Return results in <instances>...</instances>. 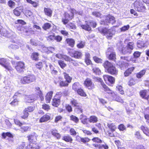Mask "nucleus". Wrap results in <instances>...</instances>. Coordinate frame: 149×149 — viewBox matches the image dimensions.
<instances>
[{
  "instance_id": "37998d69",
  "label": "nucleus",
  "mask_w": 149,
  "mask_h": 149,
  "mask_svg": "<svg viewBox=\"0 0 149 149\" xmlns=\"http://www.w3.org/2000/svg\"><path fill=\"white\" fill-rule=\"evenodd\" d=\"M92 70L93 72L96 74L99 75L101 73V70L97 67L93 68Z\"/></svg>"
},
{
  "instance_id": "a19ab883",
  "label": "nucleus",
  "mask_w": 149,
  "mask_h": 149,
  "mask_svg": "<svg viewBox=\"0 0 149 149\" xmlns=\"http://www.w3.org/2000/svg\"><path fill=\"white\" fill-rule=\"evenodd\" d=\"M63 139L66 142H70V143H72V139L71 137L69 136H64Z\"/></svg>"
},
{
  "instance_id": "393cba45",
  "label": "nucleus",
  "mask_w": 149,
  "mask_h": 149,
  "mask_svg": "<svg viewBox=\"0 0 149 149\" xmlns=\"http://www.w3.org/2000/svg\"><path fill=\"white\" fill-rule=\"evenodd\" d=\"M72 88L73 90L77 91L80 88H81V87L79 83L75 82L73 84Z\"/></svg>"
},
{
  "instance_id": "39448f33",
  "label": "nucleus",
  "mask_w": 149,
  "mask_h": 149,
  "mask_svg": "<svg viewBox=\"0 0 149 149\" xmlns=\"http://www.w3.org/2000/svg\"><path fill=\"white\" fill-rule=\"evenodd\" d=\"M25 68V64L24 62L19 61L17 63L15 68L17 72H19L24 71V70Z\"/></svg>"
},
{
  "instance_id": "864d4df0",
  "label": "nucleus",
  "mask_w": 149,
  "mask_h": 149,
  "mask_svg": "<svg viewBox=\"0 0 149 149\" xmlns=\"http://www.w3.org/2000/svg\"><path fill=\"white\" fill-rule=\"evenodd\" d=\"M70 119L76 123H77L79 121V119L78 118L73 115L70 116Z\"/></svg>"
},
{
  "instance_id": "473e14b6",
  "label": "nucleus",
  "mask_w": 149,
  "mask_h": 149,
  "mask_svg": "<svg viewBox=\"0 0 149 149\" xmlns=\"http://www.w3.org/2000/svg\"><path fill=\"white\" fill-rule=\"evenodd\" d=\"M96 79L97 81L101 83V84L103 88H104V90L105 89L106 90L107 89H108V87L104 84L102 80L101 79L97 77H96Z\"/></svg>"
},
{
  "instance_id": "6ab92c4d",
  "label": "nucleus",
  "mask_w": 149,
  "mask_h": 149,
  "mask_svg": "<svg viewBox=\"0 0 149 149\" xmlns=\"http://www.w3.org/2000/svg\"><path fill=\"white\" fill-rule=\"evenodd\" d=\"M113 65L108 61H105L103 64V66L107 71Z\"/></svg>"
},
{
  "instance_id": "58836bf2",
  "label": "nucleus",
  "mask_w": 149,
  "mask_h": 149,
  "mask_svg": "<svg viewBox=\"0 0 149 149\" xmlns=\"http://www.w3.org/2000/svg\"><path fill=\"white\" fill-rule=\"evenodd\" d=\"M63 74L67 82L68 83L70 82L72 80V78L69 75L65 72H63Z\"/></svg>"
},
{
  "instance_id": "79ce46f5",
  "label": "nucleus",
  "mask_w": 149,
  "mask_h": 149,
  "mask_svg": "<svg viewBox=\"0 0 149 149\" xmlns=\"http://www.w3.org/2000/svg\"><path fill=\"white\" fill-rule=\"evenodd\" d=\"M24 94V91L22 90H20L18 91L13 96L14 98H15V96H21Z\"/></svg>"
},
{
  "instance_id": "774afa93",
  "label": "nucleus",
  "mask_w": 149,
  "mask_h": 149,
  "mask_svg": "<svg viewBox=\"0 0 149 149\" xmlns=\"http://www.w3.org/2000/svg\"><path fill=\"white\" fill-rule=\"evenodd\" d=\"M84 45V43L83 42H81L77 45V46L78 48H83Z\"/></svg>"
},
{
  "instance_id": "13d9d810",
  "label": "nucleus",
  "mask_w": 149,
  "mask_h": 149,
  "mask_svg": "<svg viewBox=\"0 0 149 149\" xmlns=\"http://www.w3.org/2000/svg\"><path fill=\"white\" fill-rule=\"evenodd\" d=\"M51 27V24L49 23H45L43 26L42 28L45 30H46L49 29Z\"/></svg>"
},
{
  "instance_id": "0e129e2a",
  "label": "nucleus",
  "mask_w": 149,
  "mask_h": 149,
  "mask_svg": "<svg viewBox=\"0 0 149 149\" xmlns=\"http://www.w3.org/2000/svg\"><path fill=\"white\" fill-rule=\"evenodd\" d=\"M114 100L116 101L121 102V103H123V100L119 96L117 95L114 99Z\"/></svg>"
},
{
  "instance_id": "a18cd8bd",
  "label": "nucleus",
  "mask_w": 149,
  "mask_h": 149,
  "mask_svg": "<svg viewBox=\"0 0 149 149\" xmlns=\"http://www.w3.org/2000/svg\"><path fill=\"white\" fill-rule=\"evenodd\" d=\"M42 108L45 110L47 111L50 109V106L48 104H44L42 105Z\"/></svg>"
},
{
  "instance_id": "bf43d9fd",
  "label": "nucleus",
  "mask_w": 149,
  "mask_h": 149,
  "mask_svg": "<svg viewBox=\"0 0 149 149\" xmlns=\"http://www.w3.org/2000/svg\"><path fill=\"white\" fill-rule=\"evenodd\" d=\"M12 33H13L10 31H6V33L4 34V36L7 37L8 38H10L11 37Z\"/></svg>"
},
{
  "instance_id": "c756f323",
  "label": "nucleus",
  "mask_w": 149,
  "mask_h": 149,
  "mask_svg": "<svg viewBox=\"0 0 149 149\" xmlns=\"http://www.w3.org/2000/svg\"><path fill=\"white\" fill-rule=\"evenodd\" d=\"M122 53L123 54H130L132 51L127 46L123 47L121 50Z\"/></svg>"
},
{
  "instance_id": "e2e57ef3",
  "label": "nucleus",
  "mask_w": 149,
  "mask_h": 149,
  "mask_svg": "<svg viewBox=\"0 0 149 149\" xmlns=\"http://www.w3.org/2000/svg\"><path fill=\"white\" fill-rule=\"evenodd\" d=\"M66 26L68 28H69L70 29H76L75 26L71 23L68 24Z\"/></svg>"
},
{
  "instance_id": "8fccbe9b",
  "label": "nucleus",
  "mask_w": 149,
  "mask_h": 149,
  "mask_svg": "<svg viewBox=\"0 0 149 149\" xmlns=\"http://www.w3.org/2000/svg\"><path fill=\"white\" fill-rule=\"evenodd\" d=\"M134 44V43L133 42H129L128 43L127 46L128 48V49H129L132 51L133 49Z\"/></svg>"
},
{
  "instance_id": "f257e3e1",
  "label": "nucleus",
  "mask_w": 149,
  "mask_h": 149,
  "mask_svg": "<svg viewBox=\"0 0 149 149\" xmlns=\"http://www.w3.org/2000/svg\"><path fill=\"white\" fill-rule=\"evenodd\" d=\"M132 6H133L134 9L139 12H143L146 9L143 3L141 0H136L132 4Z\"/></svg>"
},
{
  "instance_id": "f8f14e48",
  "label": "nucleus",
  "mask_w": 149,
  "mask_h": 149,
  "mask_svg": "<svg viewBox=\"0 0 149 149\" xmlns=\"http://www.w3.org/2000/svg\"><path fill=\"white\" fill-rule=\"evenodd\" d=\"M35 92L37 95L39 96L40 98L41 101H43L44 97L42 95V93L41 91L40 88L38 87H36L35 88Z\"/></svg>"
},
{
  "instance_id": "e433bc0d",
  "label": "nucleus",
  "mask_w": 149,
  "mask_h": 149,
  "mask_svg": "<svg viewBox=\"0 0 149 149\" xmlns=\"http://www.w3.org/2000/svg\"><path fill=\"white\" fill-rule=\"evenodd\" d=\"M39 54L37 52H33L32 53L31 58L33 60L37 61L38 58Z\"/></svg>"
},
{
  "instance_id": "5fc2aeb1",
  "label": "nucleus",
  "mask_w": 149,
  "mask_h": 149,
  "mask_svg": "<svg viewBox=\"0 0 149 149\" xmlns=\"http://www.w3.org/2000/svg\"><path fill=\"white\" fill-rule=\"evenodd\" d=\"M127 95L129 96H132L133 94V91L132 89H128L126 91Z\"/></svg>"
},
{
  "instance_id": "ddd939ff",
  "label": "nucleus",
  "mask_w": 149,
  "mask_h": 149,
  "mask_svg": "<svg viewBox=\"0 0 149 149\" xmlns=\"http://www.w3.org/2000/svg\"><path fill=\"white\" fill-rule=\"evenodd\" d=\"M107 72L111 74H117L118 73V71L116 70L115 67L113 65L108 70Z\"/></svg>"
},
{
  "instance_id": "cd10ccee",
  "label": "nucleus",
  "mask_w": 149,
  "mask_h": 149,
  "mask_svg": "<svg viewBox=\"0 0 149 149\" xmlns=\"http://www.w3.org/2000/svg\"><path fill=\"white\" fill-rule=\"evenodd\" d=\"M53 92L51 91L47 93L45 99L46 100V102L49 103L50 101L52 98Z\"/></svg>"
},
{
  "instance_id": "aec40b11",
  "label": "nucleus",
  "mask_w": 149,
  "mask_h": 149,
  "mask_svg": "<svg viewBox=\"0 0 149 149\" xmlns=\"http://www.w3.org/2000/svg\"><path fill=\"white\" fill-rule=\"evenodd\" d=\"M26 102L28 103H31L33 102L36 98L34 97V95H27L25 98Z\"/></svg>"
},
{
  "instance_id": "f704fd0d",
  "label": "nucleus",
  "mask_w": 149,
  "mask_h": 149,
  "mask_svg": "<svg viewBox=\"0 0 149 149\" xmlns=\"http://www.w3.org/2000/svg\"><path fill=\"white\" fill-rule=\"evenodd\" d=\"M134 69V67L128 69L124 73L125 76V77H127L131 73Z\"/></svg>"
},
{
  "instance_id": "f03ea898",
  "label": "nucleus",
  "mask_w": 149,
  "mask_h": 149,
  "mask_svg": "<svg viewBox=\"0 0 149 149\" xmlns=\"http://www.w3.org/2000/svg\"><path fill=\"white\" fill-rule=\"evenodd\" d=\"M76 13V10L72 9L71 10L70 13H65L64 14V17L62 19V22L64 24H67L69 20L72 19L73 18L74 13Z\"/></svg>"
},
{
  "instance_id": "052dcab7",
  "label": "nucleus",
  "mask_w": 149,
  "mask_h": 149,
  "mask_svg": "<svg viewBox=\"0 0 149 149\" xmlns=\"http://www.w3.org/2000/svg\"><path fill=\"white\" fill-rule=\"evenodd\" d=\"M18 102L19 101L17 99H15L10 103V104L13 106H16L18 104Z\"/></svg>"
},
{
  "instance_id": "603ef678",
  "label": "nucleus",
  "mask_w": 149,
  "mask_h": 149,
  "mask_svg": "<svg viewBox=\"0 0 149 149\" xmlns=\"http://www.w3.org/2000/svg\"><path fill=\"white\" fill-rule=\"evenodd\" d=\"M130 28V26L128 25L123 26L120 29L122 32H124L128 30Z\"/></svg>"
},
{
  "instance_id": "a211bd4d",
  "label": "nucleus",
  "mask_w": 149,
  "mask_h": 149,
  "mask_svg": "<svg viewBox=\"0 0 149 149\" xmlns=\"http://www.w3.org/2000/svg\"><path fill=\"white\" fill-rule=\"evenodd\" d=\"M71 102L72 105L74 106L77 107L78 109H79L80 111L81 112H82V109H81V107L79 106V104L76 100L73 99L71 100Z\"/></svg>"
},
{
  "instance_id": "4c0bfd02",
  "label": "nucleus",
  "mask_w": 149,
  "mask_h": 149,
  "mask_svg": "<svg viewBox=\"0 0 149 149\" xmlns=\"http://www.w3.org/2000/svg\"><path fill=\"white\" fill-rule=\"evenodd\" d=\"M27 2L31 4L34 8H36L38 6V4L37 2L31 0H26Z\"/></svg>"
},
{
  "instance_id": "9d476101",
  "label": "nucleus",
  "mask_w": 149,
  "mask_h": 149,
  "mask_svg": "<svg viewBox=\"0 0 149 149\" xmlns=\"http://www.w3.org/2000/svg\"><path fill=\"white\" fill-rule=\"evenodd\" d=\"M102 31L103 33L106 34L107 38L108 39H111L113 35L111 30H108L107 29L104 28L102 29Z\"/></svg>"
},
{
  "instance_id": "9b49d317",
  "label": "nucleus",
  "mask_w": 149,
  "mask_h": 149,
  "mask_svg": "<svg viewBox=\"0 0 149 149\" xmlns=\"http://www.w3.org/2000/svg\"><path fill=\"white\" fill-rule=\"evenodd\" d=\"M23 7L20 6L16 8L13 10L14 14L17 16H19L20 15L22 11Z\"/></svg>"
},
{
  "instance_id": "4d7b16f0",
  "label": "nucleus",
  "mask_w": 149,
  "mask_h": 149,
  "mask_svg": "<svg viewBox=\"0 0 149 149\" xmlns=\"http://www.w3.org/2000/svg\"><path fill=\"white\" fill-rule=\"evenodd\" d=\"M93 59L97 63H102V60L101 59L98 58L96 56H94L93 57Z\"/></svg>"
},
{
  "instance_id": "de8ad7c7",
  "label": "nucleus",
  "mask_w": 149,
  "mask_h": 149,
  "mask_svg": "<svg viewBox=\"0 0 149 149\" xmlns=\"http://www.w3.org/2000/svg\"><path fill=\"white\" fill-rule=\"evenodd\" d=\"M19 48V47L18 45L15 44H11L8 47V48L10 49H12L13 50H16L18 49Z\"/></svg>"
},
{
  "instance_id": "7ed1b4c3",
  "label": "nucleus",
  "mask_w": 149,
  "mask_h": 149,
  "mask_svg": "<svg viewBox=\"0 0 149 149\" xmlns=\"http://www.w3.org/2000/svg\"><path fill=\"white\" fill-rule=\"evenodd\" d=\"M36 79V77L34 75H29L22 78L20 82L23 84H29L34 81Z\"/></svg>"
},
{
  "instance_id": "ea45409f",
  "label": "nucleus",
  "mask_w": 149,
  "mask_h": 149,
  "mask_svg": "<svg viewBox=\"0 0 149 149\" xmlns=\"http://www.w3.org/2000/svg\"><path fill=\"white\" fill-rule=\"evenodd\" d=\"M146 70H143L136 74V77L138 78H141L145 74Z\"/></svg>"
},
{
  "instance_id": "bb28decb",
  "label": "nucleus",
  "mask_w": 149,
  "mask_h": 149,
  "mask_svg": "<svg viewBox=\"0 0 149 149\" xmlns=\"http://www.w3.org/2000/svg\"><path fill=\"white\" fill-rule=\"evenodd\" d=\"M140 128L144 134L146 136H149V129L148 128L143 125Z\"/></svg>"
},
{
  "instance_id": "6e6d98bb",
  "label": "nucleus",
  "mask_w": 149,
  "mask_h": 149,
  "mask_svg": "<svg viewBox=\"0 0 149 149\" xmlns=\"http://www.w3.org/2000/svg\"><path fill=\"white\" fill-rule=\"evenodd\" d=\"M58 63L61 68H62L65 67L66 65V64L64 63V61L61 60H60L58 61Z\"/></svg>"
},
{
  "instance_id": "4468645a",
  "label": "nucleus",
  "mask_w": 149,
  "mask_h": 149,
  "mask_svg": "<svg viewBox=\"0 0 149 149\" xmlns=\"http://www.w3.org/2000/svg\"><path fill=\"white\" fill-rule=\"evenodd\" d=\"M115 19V18L113 17L111 15H109L107 16L105 20L106 22L113 24L116 22Z\"/></svg>"
},
{
  "instance_id": "1a4fd4ad",
  "label": "nucleus",
  "mask_w": 149,
  "mask_h": 149,
  "mask_svg": "<svg viewBox=\"0 0 149 149\" xmlns=\"http://www.w3.org/2000/svg\"><path fill=\"white\" fill-rule=\"evenodd\" d=\"M103 77L106 83L109 82L111 84H113L115 82V79L112 77L108 75H104Z\"/></svg>"
},
{
  "instance_id": "4be33fe9",
  "label": "nucleus",
  "mask_w": 149,
  "mask_h": 149,
  "mask_svg": "<svg viewBox=\"0 0 149 149\" xmlns=\"http://www.w3.org/2000/svg\"><path fill=\"white\" fill-rule=\"evenodd\" d=\"M107 126L109 128L112 132L115 131L117 128L115 124L113 123H108Z\"/></svg>"
},
{
  "instance_id": "20e7f679",
  "label": "nucleus",
  "mask_w": 149,
  "mask_h": 149,
  "mask_svg": "<svg viewBox=\"0 0 149 149\" xmlns=\"http://www.w3.org/2000/svg\"><path fill=\"white\" fill-rule=\"evenodd\" d=\"M0 64L3 66L9 71H13V69L10 65V63L7 61V60L6 59L4 58L0 59Z\"/></svg>"
},
{
  "instance_id": "72a5a7b5",
  "label": "nucleus",
  "mask_w": 149,
  "mask_h": 149,
  "mask_svg": "<svg viewBox=\"0 0 149 149\" xmlns=\"http://www.w3.org/2000/svg\"><path fill=\"white\" fill-rule=\"evenodd\" d=\"M60 100L58 99L54 98L53 100L52 105L53 106L57 107L60 103Z\"/></svg>"
},
{
  "instance_id": "b1692460",
  "label": "nucleus",
  "mask_w": 149,
  "mask_h": 149,
  "mask_svg": "<svg viewBox=\"0 0 149 149\" xmlns=\"http://www.w3.org/2000/svg\"><path fill=\"white\" fill-rule=\"evenodd\" d=\"M50 118V117L49 115L46 114L44 115L40 119V122H46L49 120Z\"/></svg>"
},
{
  "instance_id": "5701e85b",
  "label": "nucleus",
  "mask_w": 149,
  "mask_h": 149,
  "mask_svg": "<svg viewBox=\"0 0 149 149\" xmlns=\"http://www.w3.org/2000/svg\"><path fill=\"white\" fill-rule=\"evenodd\" d=\"M21 31H23L24 32L27 33V35L28 36L31 35L34 33V31H33L27 30L24 28V26H21L20 29Z\"/></svg>"
},
{
  "instance_id": "2eb2a0df",
  "label": "nucleus",
  "mask_w": 149,
  "mask_h": 149,
  "mask_svg": "<svg viewBox=\"0 0 149 149\" xmlns=\"http://www.w3.org/2000/svg\"><path fill=\"white\" fill-rule=\"evenodd\" d=\"M140 95L144 99H148L149 98V94L147 93L146 90H143L141 91Z\"/></svg>"
},
{
  "instance_id": "2f4dec72",
  "label": "nucleus",
  "mask_w": 149,
  "mask_h": 149,
  "mask_svg": "<svg viewBox=\"0 0 149 149\" xmlns=\"http://www.w3.org/2000/svg\"><path fill=\"white\" fill-rule=\"evenodd\" d=\"M28 140L30 142L33 143L36 141V136L34 135H30L28 136Z\"/></svg>"
},
{
  "instance_id": "3c124183",
  "label": "nucleus",
  "mask_w": 149,
  "mask_h": 149,
  "mask_svg": "<svg viewBox=\"0 0 149 149\" xmlns=\"http://www.w3.org/2000/svg\"><path fill=\"white\" fill-rule=\"evenodd\" d=\"M92 140L95 142L97 143H100L102 142V141L100 138L97 137H95L92 139Z\"/></svg>"
},
{
  "instance_id": "680f3d73",
  "label": "nucleus",
  "mask_w": 149,
  "mask_h": 149,
  "mask_svg": "<svg viewBox=\"0 0 149 149\" xmlns=\"http://www.w3.org/2000/svg\"><path fill=\"white\" fill-rule=\"evenodd\" d=\"M118 128L121 131H123L126 130V127L123 124L119 125L118 126Z\"/></svg>"
},
{
  "instance_id": "c85d7f7f",
  "label": "nucleus",
  "mask_w": 149,
  "mask_h": 149,
  "mask_svg": "<svg viewBox=\"0 0 149 149\" xmlns=\"http://www.w3.org/2000/svg\"><path fill=\"white\" fill-rule=\"evenodd\" d=\"M108 89H105L104 90L106 91L107 92L109 93V94H111V96L113 98V99L114 100V99L116 97L117 95L115 93H114L112 91H111L108 87Z\"/></svg>"
},
{
  "instance_id": "6e6552de",
  "label": "nucleus",
  "mask_w": 149,
  "mask_h": 149,
  "mask_svg": "<svg viewBox=\"0 0 149 149\" xmlns=\"http://www.w3.org/2000/svg\"><path fill=\"white\" fill-rule=\"evenodd\" d=\"M70 56L77 58H80L82 56V54L81 52L76 51H72L69 52Z\"/></svg>"
},
{
  "instance_id": "423d86ee",
  "label": "nucleus",
  "mask_w": 149,
  "mask_h": 149,
  "mask_svg": "<svg viewBox=\"0 0 149 149\" xmlns=\"http://www.w3.org/2000/svg\"><path fill=\"white\" fill-rule=\"evenodd\" d=\"M107 54L108 55V58L113 61H114L116 59V54L113 52L112 48H109L107 52Z\"/></svg>"
},
{
  "instance_id": "338daca9",
  "label": "nucleus",
  "mask_w": 149,
  "mask_h": 149,
  "mask_svg": "<svg viewBox=\"0 0 149 149\" xmlns=\"http://www.w3.org/2000/svg\"><path fill=\"white\" fill-rule=\"evenodd\" d=\"M62 117L60 115L57 116L55 118L54 122L55 123H58L59 121L61 120Z\"/></svg>"
},
{
  "instance_id": "c03bdc74",
  "label": "nucleus",
  "mask_w": 149,
  "mask_h": 149,
  "mask_svg": "<svg viewBox=\"0 0 149 149\" xmlns=\"http://www.w3.org/2000/svg\"><path fill=\"white\" fill-rule=\"evenodd\" d=\"M77 92V93L81 96L85 97L86 96V94L81 88H80Z\"/></svg>"
},
{
  "instance_id": "0eeeda50",
  "label": "nucleus",
  "mask_w": 149,
  "mask_h": 149,
  "mask_svg": "<svg viewBox=\"0 0 149 149\" xmlns=\"http://www.w3.org/2000/svg\"><path fill=\"white\" fill-rule=\"evenodd\" d=\"M84 84L85 86L89 89H92L94 88V84L89 78H87L84 81Z\"/></svg>"
},
{
  "instance_id": "49530a36",
  "label": "nucleus",
  "mask_w": 149,
  "mask_h": 149,
  "mask_svg": "<svg viewBox=\"0 0 149 149\" xmlns=\"http://www.w3.org/2000/svg\"><path fill=\"white\" fill-rule=\"evenodd\" d=\"M116 88L117 89L119 92L121 94L123 95L124 93V91L123 90L122 87L120 85H118L116 86Z\"/></svg>"
},
{
  "instance_id": "69168bd1",
  "label": "nucleus",
  "mask_w": 149,
  "mask_h": 149,
  "mask_svg": "<svg viewBox=\"0 0 149 149\" xmlns=\"http://www.w3.org/2000/svg\"><path fill=\"white\" fill-rule=\"evenodd\" d=\"M34 107H28L27 108L25 109V111H26L28 112H31L33 111Z\"/></svg>"
},
{
  "instance_id": "09e8293b",
  "label": "nucleus",
  "mask_w": 149,
  "mask_h": 149,
  "mask_svg": "<svg viewBox=\"0 0 149 149\" xmlns=\"http://www.w3.org/2000/svg\"><path fill=\"white\" fill-rule=\"evenodd\" d=\"M136 83L135 80L132 78H131L128 82V84L129 86H132L134 85Z\"/></svg>"
},
{
  "instance_id": "a878e982",
  "label": "nucleus",
  "mask_w": 149,
  "mask_h": 149,
  "mask_svg": "<svg viewBox=\"0 0 149 149\" xmlns=\"http://www.w3.org/2000/svg\"><path fill=\"white\" fill-rule=\"evenodd\" d=\"M76 139L78 141H81L84 143L88 142L90 140V139L88 138H81L79 136H77Z\"/></svg>"
},
{
  "instance_id": "7c9ffc66",
  "label": "nucleus",
  "mask_w": 149,
  "mask_h": 149,
  "mask_svg": "<svg viewBox=\"0 0 149 149\" xmlns=\"http://www.w3.org/2000/svg\"><path fill=\"white\" fill-rule=\"evenodd\" d=\"M44 11L46 15L50 17L52 16V12L50 9L45 8L44 9Z\"/></svg>"
},
{
  "instance_id": "f3484780",
  "label": "nucleus",
  "mask_w": 149,
  "mask_h": 149,
  "mask_svg": "<svg viewBox=\"0 0 149 149\" xmlns=\"http://www.w3.org/2000/svg\"><path fill=\"white\" fill-rule=\"evenodd\" d=\"M86 24L81 25V26L82 28L86 31H89L91 30V27L90 26L89 22L86 21Z\"/></svg>"
},
{
  "instance_id": "c9c22d12",
  "label": "nucleus",
  "mask_w": 149,
  "mask_h": 149,
  "mask_svg": "<svg viewBox=\"0 0 149 149\" xmlns=\"http://www.w3.org/2000/svg\"><path fill=\"white\" fill-rule=\"evenodd\" d=\"M66 41L67 43L70 46L73 47L74 44V41L72 39H66Z\"/></svg>"
},
{
  "instance_id": "dca6fc26",
  "label": "nucleus",
  "mask_w": 149,
  "mask_h": 149,
  "mask_svg": "<svg viewBox=\"0 0 149 149\" xmlns=\"http://www.w3.org/2000/svg\"><path fill=\"white\" fill-rule=\"evenodd\" d=\"M146 43V42L143 41L142 40H139L137 42V47L139 48L144 47Z\"/></svg>"
},
{
  "instance_id": "412c9836",
  "label": "nucleus",
  "mask_w": 149,
  "mask_h": 149,
  "mask_svg": "<svg viewBox=\"0 0 149 149\" xmlns=\"http://www.w3.org/2000/svg\"><path fill=\"white\" fill-rule=\"evenodd\" d=\"M88 121L91 123H97L98 121V118L95 116H90L88 119Z\"/></svg>"
}]
</instances>
